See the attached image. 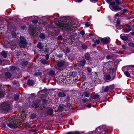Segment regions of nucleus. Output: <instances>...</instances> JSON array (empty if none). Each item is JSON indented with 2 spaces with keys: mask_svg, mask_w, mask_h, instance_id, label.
Returning <instances> with one entry per match:
<instances>
[{
  "mask_svg": "<svg viewBox=\"0 0 134 134\" xmlns=\"http://www.w3.org/2000/svg\"><path fill=\"white\" fill-rule=\"evenodd\" d=\"M55 24L58 27L62 29H63V28L71 29V27H73L74 26L72 25H69V24H67L65 22L60 23L59 22H57L55 23Z\"/></svg>",
  "mask_w": 134,
  "mask_h": 134,
  "instance_id": "obj_1",
  "label": "nucleus"
},
{
  "mask_svg": "<svg viewBox=\"0 0 134 134\" xmlns=\"http://www.w3.org/2000/svg\"><path fill=\"white\" fill-rule=\"evenodd\" d=\"M13 119V118L12 117L8 118V121L10 122L8 123L7 125L8 127L11 129H16L17 128L18 125L16 123Z\"/></svg>",
  "mask_w": 134,
  "mask_h": 134,
  "instance_id": "obj_2",
  "label": "nucleus"
},
{
  "mask_svg": "<svg viewBox=\"0 0 134 134\" xmlns=\"http://www.w3.org/2000/svg\"><path fill=\"white\" fill-rule=\"evenodd\" d=\"M55 62L57 65L55 67V68L60 70H63L62 67L65 64V62L63 60H60L56 61Z\"/></svg>",
  "mask_w": 134,
  "mask_h": 134,
  "instance_id": "obj_3",
  "label": "nucleus"
},
{
  "mask_svg": "<svg viewBox=\"0 0 134 134\" xmlns=\"http://www.w3.org/2000/svg\"><path fill=\"white\" fill-rule=\"evenodd\" d=\"M20 40L19 43V46L20 47L23 48L26 47L27 43L26 40L22 37H20Z\"/></svg>",
  "mask_w": 134,
  "mask_h": 134,
  "instance_id": "obj_4",
  "label": "nucleus"
},
{
  "mask_svg": "<svg viewBox=\"0 0 134 134\" xmlns=\"http://www.w3.org/2000/svg\"><path fill=\"white\" fill-rule=\"evenodd\" d=\"M2 109L5 111H8L9 109L10 106L9 104L3 103L1 105Z\"/></svg>",
  "mask_w": 134,
  "mask_h": 134,
  "instance_id": "obj_5",
  "label": "nucleus"
},
{
  "mask_svg": "<svg viewBox=\"0 0 134 134\" xmlns=\"http://www.w3.org/2000/svg\"><path fill=\"white\" fill-rule=\"evenodd\" d=\"M101 41L104 44H107L110 42V39L109 37H106L104 38H102Z\"/></svg>",
  "mask_w": 134,
  "mask_h": 134,
  "instance_id": "obj_6",
  "label": "nucleus"
},
{
  "mask_svg": "<svg viewBox=\"0 0 134 134\" xmlns=\"http://www.w3.org/2000/svg\"><path fill=\"white\" fill-rule=\"evenodd\" d=\"M110 9L113 11L117 10H120L121 8L119 7L118 5H116L114 6H109Z\"/></svg>",
  "mask_w": 134,
  "mask_h": 134,
  "instance_id": "obj_7",
  "label": "nucleus"
},
{
  "mask_svg": "<svg viewBox=\"0 0 134 134\" xmlns=\"http://www.w3.org/2000/svg\"><path fill=\"white\" fill-rule=\"evenodd\" d=\"M86 62V61L85 59H83V60L79 61L77 63V64L79 66H82V67L85 64Z\"/></svg>",
  "mask_w": 134,
  "mask_h": 134,
  "instance_id": "obj_8",
  "label": "nucleus"
},
{
  "mask_svg": "<svg viewBox=\"0 0 134 134\" xmlns=\"http://www.w3.org/2000/svg\"><path fill=\"white\" fill-rule=\"evenodd\" d=\"M65 107V105H64L60 104L58 107V110L59 111H62L64 109Z\"/></svg>",
  "mask_w": 134,
  "mask_h": 134,
  "instance_id": "obj_9",
  "label": "nucleus"
},
{
  "mask_svg": "<svg viewBox=\"0 0 134 134\" xmlns=\"http://www.w3.org/2000/svg\"><path fill=\"white\" fill-rule=\"evenodd\" d=\"M120 37L124 41H126L128 39L127 37L125 36L124 34L121 35Z\"/></svg>",
  "mask_w": 134,
  "mask_h": 134,
  "instance_id": "obj_10",
  "label": "nucleus"
},
{
  "mask_svg": "<svg viewBox=\"0 0 134 134\" xmlns=\"http://www.w3.org/2000/svg\"><path fill=\"white\" fill-rule=\"evenodd\" d=\"M85 57L86 59L87 60H88L91 59L90 55L88 53H86L85 54Z\"/></svg>",
  "mask_w": 134,
  "mask_h": 134,
  "instance_id": "obj_11",
  "label": "nucleus"
},
{
  "mask_svg": "<svg viewBox=\"0 0 134 134\" xmlns=\"http://www.w3.org/2000/svg\"><path fill=\"white\" fill-rule=\"evenodd\" d=\"M27 84L30 85L31 86L34 85V82L33 81L31 80H28L27 81Z\"/></svg>",
  "mask_w": 134,
  "mask_h": 134,
  "instance_id": "obj_12",
  "label": "nucleus"
},
{
  "mask_svg": "<svg viewBox=\"0 0 134 134\" xmlns=\"http://www.w3.org/2000/svg\"><path fill=\"white\" fill-rule=\"evenodd\" d=\"M59 96L60 97H63L65 96V94L64 92H59L58 94Z\"/></svg>",
  "mask_w": 134,
  "mask_h": 134,
  "instance_id": "obj_13",
  "label": "nucleus"
},
{
  "mask_svg": "<svg viewBox=\"0 0 134 134\" xmlns=\"http://www.w3.org/2000/svg\"><path fill=\"white\" fill-rule=\"evenodd\" d=\"M131 30V28H127L125 29H123V32L125 33L128 32Z\"/></svg>",
  "mask_w": 134,
  "mask_h": 134,
  "instance_id": "obj_14",
  "label": "nucleus"
},
{
  "mask_svg": "<svg viewBox=\"0 0 134 134\" xmlns=\"http://www.w3.org/2000/svg\"><path fill=\"white\" fill-rule=\"evenodd\" d=\"M11 74L9 72H6L5 74V76L8 78H9L11 77Z\"/></svg>",
  "mask_w": 134,
  "mask_h": 134,
  "instance_id": "obj_15",
  "label": "nucleus"
},
{
  "mask_svg": "<svg viewBox=\"0 0 134 134\" xmlns=\"http://www.w3.org/2000/svg\"><path fill=\"white\" fill-rule=\"evenodd\" d=\"M104 78L107 80H109L111 79V77L109 75H106L104 76Z\"/></svg>",
  "mask_w": 134,
  "mask_h": 134,
  "instance_id": "obj_16",
  "label": "nucleus"
},
{
  "mask_svg": "<svg viewBox=\"0 0 134 134\" xmlns=\"http://www.w3.org/2000/svg\"><path fill=\"white\" fill-rule=\"evenodd\" d=\"M53 111V110L52 109H48L47 112V114L48 115H50L52 114Z\"/></svg>",
  "mask_w": 134,
  "mask_h": 134,
  "instance_id": "obj_17",
  "label": "nucleus"
},
{
  "mask_svg": "<svg viewBox=\"0 0 134 134\" xmlns=\"http://www.w3.org/2000/svg\"><path fill=\"white\" fill-rule=\"evenodd\" d=\"M83 94L86 97H88L90 96V94L88 92H85L83 93Z\"/></svg>",
  "mask_w": 134,
  "mask_h": 134,
  "instance_id": "obj_18",
  "label": "nucleus"
},
{
  "mask_svg": "<svg viewBox=\"0 0 134 134\" xmlns=\"http://www.w3.org/2000/svg\"><path fill=\"white\" fill-rule=\"evenodd\" d=\"M2 55L4 58H6L7 56V53L5 51L2 52L1 53Z\"/></svg>",
  "mask_w": 134,
  "mask_h": 134,
  "instance_id": "obj_19",
  "label": "nucleus"
},
{
  "mask_svg": "<svg viewBox=\"0 0 134 134\" xmlns=\"http://www.w3.org/2000/svg\"><path fill=\"white\" fill-rule=\"evenodd\" d=\"M42 73L41 72H35L34 74V75L35 76H38L41 75Z\"/></svg>",
  "mask_w": 134,
  "mask_h": 134,
  "instance_id": "obj_20",
  "label": "nucleus"
},
{
  "mask_svg": "<svg viewBox=\"0 0 134 134\" xmlns=\"http://www.w3.org/2000/svg\"><path fill=\"white\" fill-rule=\"evenodd\" d=\"M32 107L35 108H37L38 107L39 105L38 103H33L32 105Z\"/></svg>",
  "mask_w": 134,
  "mask_h": 134,
  "instance_id": "obj_21",
  "label": "nucleus"
},
{
  "mask_svg": "<svg viewBox=\"0 0 134 134\" xmlns=\"http://www.w3.org/2000/svg\"><path fill=\"white\" fill-rule=\"evenodd\" d=\"M66 134H79L78 132H70L67 133Z\"/></svg>",
  "mask_w": 134,
  "mask_h": 134,
  "instance_id": "obj_22",
  "label": "nucleus"
},
{
  "mask_svg": "<svg viewBox=\"0 0 134 134\" xmlns=\"http://www.w3.org/2000/svg\"><path fill=\"white\" fill-rule=\"evenodd\" d=\"M55 73V72L53 70H50L49 72V74L52 76H53L54 75Z\"/></svg>",
  "mask_w": 134,
  "mask_h": 134,
  "instance_id": "obj_23",
  "label": "nucleus"
},
{
  "mask_svg": "<svg viewBox=\"0 0 134 134\" xmlns=\"http://www.w3.org/2000/svg\"><path fill=\"white\" fill-rule=\"evenodd\" d=\"M42 44L41 42H39L37 45V47L41 49L42 48Z\"/></svg>",
  "mask_w": 134,
  "mask_h": 134,
  "instance_id": "obj_24",
  "label": "nucleus"
},
{
  "mask_svg": "<svg viewBox=\"0 0 134 134\" xmlns=\"http://www.w3.org/2000/svg\"><path fill=\"white\" fill-rule=\"evenodd\" d=\"M99 95L97 94H96L95 95L93 96L92 98L93 99H95L99 98Z\"/></svg>",
  "mask_w": 134,
  "mask_h": 134,
  "instance_id": "obj_25",
  "label": "nucleus"
},
{
  "mask_svg": "<svg viewBox=\"0 0 134 134\" xmlns=\"http://www.w3.org/2000/svg\"><path fill=\"white\" fill-rule=\"evenodd\" d=\"M124 73L125 75L127 77H130V74L127 71H125L124 72Z\"/></svg>",
  "mask_w": 134,
  "mask_h": 134,
  "instance_id": "obj_26",
  "label": "nucleus"
},
{
  "mask_svg": "<svg viewBox=\"0 0 134 134\" xmlns=\"http://www.w3.org/2000/svg\"><path fill=\"white\" fill-rule=\"evenodd\" d=\"M27 64V61H25L22 63V65L23 66H25Z\"/></svg>",
  "mask_w": 134,
  "mask_h": 134,
  "instance_id": "obj_27",
  "label": "nucleus"
},
{
  "mask_svg": "<svg viewBox=\"0 0 134 134\" xmlns=\"http://www.w3.org/2000/svg\"><path fill=\"white\" fill-rule=\"evenodd\" d=\"M30 117L32 119H34L36 117V115L34 114H32L31 115Z\"/></svg>",
  "mask_w": 134,
  "mask_h": 134,
  "instance_id": "obj_28",
  "label": "nucleus"
},
{
  "mask_svg": "<svg viewBox=\"0 0 134 134\" xmlns=\"http://www.w3.org/2000/svg\"><path fill=\"white\" fill-rule=\"evenodd\" d=\"M109 90V87L108 86H107L105 87L103 90L104 92H107Z\"/></svg>",
  "mask_w": 134,
  "mask_h": 134,
  "instance_id": "obj_29",
  "label": "nucleus"
},
{
  "mask_svg": "<svg viewBox=\"0 0 134 134\" xmlns=\"http://www.w3.org/2000/svg\"><path fill=\"white\" fill-rule=\"evenodd\" d=\"M40 37L41 38H44L45 37L44 35L43 34L41 33L40 35Z\"/></svg>",
  "mask_w": 134,
  "mask_h": 134,
  "instance_id": "obj_30",
  "label": "nucleus"
},
{
  "mask_svg": "<svg viewBox=\"0 0 134 134\" xmlns=\"http://www.w3.org/2000/svg\"><path fill=\"white\" fill-rule=\"evenodd\" d=\"M11 34L12 35V36L13 37H15L16 36V33L14 32H12Z\"/></svg>",
  "mask_w": 134,
  "mask_h": 134,
  "instance_id": "obj_31",
  "label": "nucleus"
},
{
  "mask_svg": "<svg viewBox=\"0 0 134 134\" xmlns=\"http://www.w3.org/2000/svg\"><path fill=\"white\" fill-rule=\"evenodd\" d=\"M82 102L83 103H85V102H88V99H87L86 98H85L84 99H82Z\"/></svg>",
  "mask_w": 134,
  "mask_h": 134,
  "instance_id": "obj_32",
  "label": "nucleus"
},
{
  "mask_svg": "<svg viewBox=\"0 0 134 134\" xmlns=\"http://www.w3.org/2000/svg\"><path fill=\"white\" fill-rule=\"evenodd\" d=\"M128 45L130 46L134 47V43H130L128 44Z\"/></svg>",
  "mask_w": 134,
  "mask_h": 134,
  "instance_id": "obj_33",
  "label": "nucleus"
},
{
  "mask_svg": "<svg viewBox=\"0 0 134 134\" xmlns=\"http://www.w3.org/2000/svg\"><path fill=\"white\" fill-rule=\"evenodd\" d=\"M57 39L58 40H62V36L61 35L57 37Z\"/></svg>",
  "mask_w": 134,
  "mask_h": 134,
  "instance_id": "obj_34",
  "label": "nucleus"
},
{
  "mask_svg": "<svg viewBox=\"0 0 134 134\" xmlns=\"http://www.w3.org/2000/svg\"><path fill=\"white\" fill-rule=\"evenodd\" d=\"M86 69L89 72H90L91 71L92 69L90 68L89 67H87L86 68Z\"/></svg>",
  "mask_w": 134,
  "mask_h": 134,
  "instance_id": "obj_35",
  "label": "nucleus"
},
{
  "mask_svg": "<svg viewBox=\"0 0 134 134\" xmlns=\"http://www.w3.org/2000/svg\"><path fill=\"white\" fill-rule=\"evenodd\" d=\"M112 57V56L111 55H107L106 56V58L107 59L109 60Z\"/></svg>",
  "mask_w": 134,
  "mask_h": 134,
  "instance_id": "obj_36",
  "label": "nucleus"
},
{
  "mask_svg": "<svg viewBox=\"0 0 134 134\" xmlns=\"http://www.w3.org/2000/svg\"><path fill=\"white\" fill-rule=\"evenodd\" d=\"M19 99V96L18 95H16L14 97V99L16 100H18Z\"/></svg>",
  "mask_w": 134,
  "mask_h": 134,
  "instance_id": "obj_37",
  "label": "nucleus"
},
{
  "mask_svg": "<svg viewBox=\"0 0 134 134\" xmlns=\"http://www.w3.org/2000/svg\"><path fill=\"white\" fill-rule=\"evenodd\" d=\"M115 4V2H112L110 3V6H114Z\"/></svg>",
  "mask_w": 134,
  "mask_h": 134,
  "instance_id": "obj_38",
  "label": "nucleus"
},
{
  "mask_svg": "<svg viewBox=\"0 0 134 134\" xmlns=\"http://www.w3.org/2000/svg\"><path fill=\"white\" fill-rule=\"evenodd\" d=\"M115 2L116 3L118 4H121V2H120V1L119 0H116L115 1Z\"/></svg>",
  "mask_w": 134,
  "mask_h": 134,
  "instance_id": "obj_39",
  "label": "nucleus"
},
{
  "mask_svg": "<svg viewBox=\"0 0 134 134\" xmlns=\"http://www.w3.org/2000/svg\"><path fill=\"white\" fill-rule=\"evenodd\" d=\"M94 43L96 44H98L99 43V40H97L95 41Z\"/></svg>",
  "mask_w": 134,
  "mask_h": 134,
  "instance_id": "obj_40",
  "label": "nucleus"
},
{
  "mask_svg": "<svg viewBox=\"0 0 134 134\" xmlns=\"http://www.w3.org/2000/svg\"><path fill=\"white\" fill-rule=\"evenodd\" d=\"M41 63L43 64H47V62L46 60H44L42 61Z\"/></svg>",
  "mask_w": 134,
  "mask_h": 134,
  "instance_id": "obj_41",
  "label": "nucleus"
},
{
  "mask_svg": "<svg viewBox=\"0 0 134 134\" xmlns=\"http://www.w3.org/2000/svg\"><path fill=\"white\" fill-rule=\"evenodd\" d=\"M116 28L118 29H121V26H119V25H116Z\"/></svg>",
  "mask_w": 134,
  "mask_h": 134,
  "instance_id": "obj_42",
  "label": "nucleus"
},
{
  "mask_svg": "<svg viewBox=\"0 0 134 134\" xmlns=\"http://www.w3.org/2000/svg\"><path fill=\"white\" fill-rule=\"evenodd\" d=\"M15 69V67L14 66H12L10 67V69L12 71H13Z\"/></svg>",
  "mask_w": 134,
  "mask_h": 134,
  "instance_id": "obj_43",
  "label": "nucleus"
},
{
  "mask_svg": "<svg viewBox=\"0 0 134 134\" xmlns=\"http://www.w3.org/2000/svg\"><path fill=\"white\" fill-rule=\"evenodd\" d=\"M70 49L69 48L67 47L66 49V52L67 53H69L70 52Z\"/></svg>",
  "mask_w": 134,
  "mask_h": 134,
  "instance_id": "obj_44",
  "label": "nucleus"
},
{
  "mask_svg": "<svg viewBox=\"0 0 134 134\" xmlns=\"http://www.w3.org/2000/svg\"><path fill=\"white\" fill-rule=\"evenodd\" d=\"M82 47L83 49H86L87 48V46L85 45H82Z\"/></svg>",
  "mask_w": 134,
  "mask_h": 134,
  "instance_id": "obj_45",
  "label": "nucleus"
},
{
  "mask_svg": "<svg viewBox=\"0 0 134 134\" xmlns=\"http://www.w3.org/2000/svg\"><path fill=\"white\" fill-rule=\"evenodd\" d=\"M46 59L47 60L48 59L49 57V55L48 54H47L46 55Z\"/></svg>",
  "mask_w": 134,
  "mask_h": 134,
  "instance_id": "obj_46",
  "label": "nucleus"
},
{
  "mask_svg": "<svg viewBox=\"0 0 134 134\" xmlns=\"http://www.w3.org/2000/svg\"><path fill=\"white\" fill-rule=\"evenodd\" d=\"M80 33L82 35H83L85 34V32L83 31L82 30L80 32Z\"/></svg>",
  "mask_w": 134,
  "mask_h": 134,
  "instance_id": "obj_47",
  "label": "nucleus"
},
{
  "mask_svg": "<svg viewBox=\"0 0 134 134\" xmlns=\"http://www.w3.org/2000/svg\"><path fill=\"white\" fill-rule=\"evenodd\" d=\"M117 24L116 25H119L120 23V20H117L116 21Z\"/></svg>",
  "mask_w": 134,
  "mask_h": 134,
  "instance_id": "obj_48",
  "label": "nucleus"
},
{
  "mask_svg": "<svg viewBox=\"0 0 134 134\" xmlns=\"http://www.w3.org/2000/svg\"><path fill=\"white\" fill-rule=\"evenodd\" d=\"M90 24L88 22H87L85 24V26L88 27L90 26Z\"/></svg>",
  "mask_w": 134,
  "mask_h": 134,
  "instance_id": "obj_49",
  "label": "nucleus"
},
{
  "mask_svg": "<svg viewBox=\"0 0 134 134\" xmlns=\"http://www.w3.org/2000/svg\"><path fill=\"white\" fill-rule=\"evenodd\" d=\"M125 26L127 27L128 28H131L130 26L128 24H126Z\"/></svg>",
  "mask_w": 134,
  "mask_h": 134,
  "instance_id": "obj_50",
  "label": "nucleus"
},
{
  "mask_svg": "<svg viewBox=\"0 0 134 134\" xmlns=\"http://www.w3.org/2000/svg\"><path fill=\"white\" fill-rule=\"evenodd\" d=\"M38 21L37 20H34L32 21V22L34 23H37Z\"/></svg>",
  "mask_w": 134,
  "mask_h": 134,
  "instance_id": "obj_51",
  "label": "nucleus"
},
{
  "mask_svg": "<svg viewBox=\"0 0 134 134\" xmlns=\"http://www.w3.org/2000/svg\"><path fill=\"white\" fill-rule=\"evenodd\" d=\"M122 48L124 49H126V46H125L124 45H122Z\"/></svg>",
  "mask_w": 134,
  "mask_h": 134,
  "instance_id": "obj_52",
  "label": "nucleus"
},
{
  "mask_svg": "<svg viewBox=\"0 0 134 134\" xmlns=\"http://www.w3.org/2000/svg\"><path fill=\"white\" fill-rule=\"evenodd\" d=\"M83 0H75V1L77 2H80L82 1Z\"/></svg>",
  "mask_w": 134,
  "mask_h": 134,
  "instance_id": "obj_53",
  "label": "nucleus"
},
{
  "mask_svg": "<svg viewBox=\"0 0 134 134\" xmlns=\"http://www.w3.org/2000/svg\"><path fill=\"white\" fill-rule=\"evenodd\" d=\"M128 11V10L126 9H124L123 10V12L124 13H125Z\"/></svg>",
  "mask_w": 134,
  "mask_h": 134,
  "instance_id": "obj_54",
  "label": "nucleus"
},
{
  "mask_svg": "<svg viewBox=\"0 0 134 134\" xmlns=\"http://www.w3.org/2000/svg\"><path fill=\"white\" fill-rule=\"evenodd\" d=\"M87 106L88 108H90L91 107V105L90 104H88L87 105Z\"/></svg>",
  "mask_w": 134,
  "mask_h": 134,
  "instance_id": "obj_55",
  "label": "nucleus"
},
{
  "mask_svg": "<svg viewBox=\"0 0 134 134\" xmlns=\"http://www.w3.org/2000/svg\"><path fill=\"white\" fill-rule=\"evenodd\" d=\"M119 16V14L118 13H117L115 15V17H116V16Z\"/></svg>",
  "mask_w": 134,
  "mask_h": 134,
  "instance_id": "obj_56",
  "label": "nucleus"
},
{
  "mask_svg": "<svg viewBox=\"0 0 134 134\" xmlns=\"http://www.w3.org/2000/svg\"><path fill=\"white\" fill-rule=\"evenodd\" d=\"M131 34L133 35H134V32H130Z\"/></svg>",
  "mask_w": 134,
  "mask_h": 134,
  "instance_id": "obj_57",
  "label": "nucleus"
},
{
  "mask_svg": "<svg viewBox=\"0 0 134 134\" xmlns=\"http://www.w3.org/2000/svg\"><path fill=\"white\" fill-rule=\"evenodd\" d=\"M106 0V1L108 2H110L111 1V0Z\"/></svg>",
  "mask_w": 134,
  "mask_h": 134,
  "instance_id": "obj_58",
  "label": "nucleus"
},
{
  "mask_svg": "<svg viewBox=\"0 0 134 134\" xmlns=\"http://www.w3.org/2000/svg\"><path fill=\"white\" fill-rule=\"evenodd\" d=\"M96 45L97 44L95 43V44H93L92 46H93L94 47L96 46Z\"/></svg>",
  "mask_w": 134,
  "mask_h": 134,
  "instance_id": "obj_59",
  "label": "nucleus"
},
{
  "mask_svg": "<svg viewBox=\"0 0 134 134\" xmlns=\"http://www.w3.org/2000/svg\"><path fill=\"white\" fill-rule=\"evenodd\" d=\"M35 31V30L34 29L32 30V33H34V32Z\"/></svg>",
  "mask_w": 134,
  "mask_h": 134,
  "instance_id": "obj_60",
  "label": "nucleus"
},
{
  "mask_svg": "<svg viewBox=\"0 0 134 134\" xmlns=\"http://www.w3.org/2000/svg\"><path fill=\"white\" fill-rule=\"evenodd\" d=\"M15 84H19V83H18V82H17L16 83H15Z\"/></svg>",
  "mask_w": 134,
  "mask_h": 134,
  "instance_id": "obj_61",
  "label": "nucleus"
},
{
  "mask_svg": "<svg viewBox=\"0 0 134 134\" xmlns=\"http://www.w3.org/2000/svg\"><path fill=\"white\" fill-rule=\"evenodd\" d=\"M34 33H32L33 35H34V34H34ZM33 36H34V35H33Z\"/></svg>",
  "mask_w": 134,
  "mask_h": 134,
  "instance_id": "obj_62",
  "label": "nucleus"
},
{
  "mask_svg": "<svg viewBox=\"0 0 134 134\" xmlns=\"http://www.w3.org/2000/svg\"><path fill=\"white\" fill-rule=\"evenodd\" d=\"M133 67H134V65H133Z\"/></svg>",
  "mask_w": 134,
  "mask_h": 134,
  "instance_id": "obj_63",
  "label": "nucleus"
},
{
  "mask_svg": "<svg viewBox=\"0 0 134 134\" xmlns=\"http://www.w3.org/2000/svg\"><path fill=\"white\" fill-rule=\"evenodd\" d=\"M133 27H134V25H133Z\"/></svg>",
  "mask_w": 134,
  "mask_h": 134,
  "instance_id": "obj_64",
  "label": "nucleus"
}]
</instances>
